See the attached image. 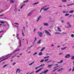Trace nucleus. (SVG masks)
Wrapping results in <instances>:
<instances>
[{"label":"nucleus","instance_id":"obj_1","mask_svg":"<svg viewBox=\"0 0 74 74\" xmlns=\"http://www.w3.org/2000/svg\"><path fill=\"white\" fill-rule=\"evenodd\" d=\"M20 49H18L14 50L12 53L8 54L5 56L1 57L0 58V62H2V61H3V60H6V59H8L10 58V57H11L12 58H14V57L19 58V57H20V56H19V53L16 54L15 55H14V54L15 53L17 52V51H20Z\"/></svg>","mask_w":74,"mask_h":74},{"label":"nucleus","instance_id":"obj_2","mask_svg":"<svg viewBox=\"0 0 74 74\" xmlns=\"http://www.w3.org/2000/svg\"><path fill=\"white\" fill-rule=\"evenodd\" d=\"M57 70H58V71H62L63 70V68L61 66H58L55 67L53 68V71H55Z\"/></svg>","mask_w":74,"mask_h":74},{"label":"nucleus","instance_id":"obj_3","mask_svg":"<svg viewBox=\"0 0 74 74\" xmlns=\"http://www.w3.org/2000/svg\"><path fill=\"white\" fill-rule=\"evenodd\" d=\"M19 35V34H17L16 35V37H17V38L18 41V42L19 44V45L18 46V47H21V39H19V38L18 37V36Z\"/></svg>","mask_w":74,"mask_h":74},{"label":"nucleus","instance_id":"obj_4","mask_svg":"<svg viewBox=\"0 0 74 74\" xmlns=\"http://www.w3.org/2000/svg\"><path fill=\"white\" fill-rule=\"evenodd\" d=\"M47 6H45L43 7V8H41L40 10V13L41 12V11L42 10H44V11H47V10H48L49 8V7H48L47 8Z\"/></svg>","mask_w":74,"mask_h":74},{"label":"nucleus","instance_id":"obj_5","mask_svg":"<svg viewBox=\"0 0 74 74\" xmlns=\"http://www.w3.org/2000/svg\"><path fill=\"white\" fill-rule=\"evenodd\" d=\"M71 26L69 22H67L66 23V25H65V27L66 28H69V27H71Z\"/></svg>","mask_w":74,"mask_h":74},{"label":"nucleus","instance_id":"obj_6","mask_svg":"<svg viewBox=\"0 0 74 74\" xmlns=\"http://www.w3.org/2000/svg\"><path fill=\"white\" fill-rule=\"evenodd\" d=\"M41 16H38L37 18L36 22H38V21H39L40 20V19H41Z\"/></svg>","mask_w":74,"mask_h":74},{"label":"nucleus","instance_id":"obj_7","mask_svg":"<svg viewBox=\"0 0 74 74\" xmlns=\"http://www.w3.org/2000/svg\"><path fill=\"white\" fill-rule=\"evenodd\" d=\"M45 32L47 34H48V35H49V36H51V34L49 33L48 31H47V30H45Z\"/></svg>","mask_w":74,"mask_h":74},{"label":"nucleus","instance_id":"obj_8","mask_svg":"<svg viewBox=\"0 0 74 74\" xmlns=\"http://www.w3.org/2000/svg\"><path fill=\"white\" fill-rule=\"evenodd\" d=\"M33 11H32L31 12H29L27 14V16H30V15H31L33 14Z\"/></svg>","mask_w":74,"mask_h":74},{"label":"nucleus","instance_id":"obj_9","mask_svg":"<svg viewBox=\"0 0 74 74\" xmlns=\"http://www.w3.org/2000/svg\"><path fill=\"white\" fill-rule=\"evenodd\" d=\"M38 34L39 36L40 37H42V33L40 32H38Z\"/></svg>","mask_w":74,"mask_h":74},{"label":"nucleus","instance_id":"obj_10","mask_svg":"<svg viewBox=\"0 0 74 74\" xmlns=\"http://www.w3.org/2000/svg\"><path fill=\"white\" fill-rule=\"evenodd\" d=\"M70 57V54H68L66 55L64 57L65 58H69Z\"/></svg>","mask_w":74,"mask_h":74},{"label":"nucleus","instance_id":"obj_11","mask_svg":"<svg viewBox=\"0 0 74 74\" xmlns=\"http://www.w3.org/2000/svg\"><path fill=\"white\" fill-rule=\"evenodd\" d=\"M14 11H20V10H18V8H17V7L15 6L14 7Z\"/></svg>","mask_w":74,"mask_h":74},{"label":"nucleus","instance_id":"obj_12","mask_svg":"<svg viewBox=\"0 0 74 74\" xmlns=\"http://www.w3.org/2000/svg\"><path fill=\"white\" fill-rule=\"evenodd\" d=\"M21 71V70H20V69H18L16 70V73H17L18 72V73H19V72L20 71Z\"/></svg>","mask_w":74,"mask_h":74},{"label":"nucleus","instance_id":"obj_13","mask_svg":"<svg viewBox=\"0 0 74 74\" xmlns=\"http://www.w3.org/2000/svg\"><path fill=\"white\" fill-rule=\"evenodd\" d=\"M45 66V64H41L39 66H38L37 67H36V68H35V69H38V68H40V67H41V66Z\"/></svg>","mask_w":74,"mask_h":74},{"label":"nucleus","instance_id":"obj_14","mask_svg":"<svg viewBox=\"0 0 74 74\" xmlns=\"http://www.w3.org/2000/svg\"><path fill=\"white\" fill-rule=\"evenodd\" d=\"M14 26H16V27H18L19 26V24L17 23H15L14 24Z\"/></svg>","mask_w":74,"mask_h":74},{"label":"nucleus","instance_id":"obj_15","mask_svg":"<svg viewBox=\"0 0 74 74\" xmlns=\"http://www.w3.org/2000/svg\"><path fill=\"white\" fill-rule=\"evenodd\" d=\"M42 69H43V68H40V69H39L37 71H36V73H38V72H39V71H40V70H41Z\"/></svg>","mask_w":74,"mask_h":74},{"label":"nucleus","instance_id":"obj_16","mask_svg":"<svg viewBox=\"0 0 74 74\" xmlns=\"http://www.w3.org/2000/svg\"><path fill=\"white\" fill-rule=\"evenodd\" d=\"M49 71V70H46L45 71L43 72V73H47V72H48V71Z\"/></svg>","mask_w":74,"mask_h":74},{"label":"nucleus","instance_id":"obj_17","mask_svg":"<svg viewBox=\"0 0 74 74\" xmlns=\"http://www.w3.org/2000/svg\"><path fill=\"white\" fill-rule=\"evenodd\" d=\"M8 1H10V3H13L14 0H8Z\"/></svg>","mask_w":74,"mask_h":74},{"label":"nucleus","instance_id":"obj_18","mask_svg":"<svg viewBox=\"0 0 74 74\" xmlns=\"http://www.w3.org/2000/svg\"><path fill=\"white\" fill-rule=\"evenodd\" d=\"M38 4V2H37L33 3L32 4L33 5H37V4Z\"/></svg>","mask_w":74,"mask_h":74},{"label":"nucleus","instance_id":"obj_19","mask_svg":"<svg viewBox=\"0 0 74 74\" xmlns=\"http://www.w3.org/2000/svg\"><path fill=\"white\" fill-rule=\"evenodd\" d=\"M53 66V64H49V65H48V67L51 68V67H52Z\"/></svg>","mask_w":74,"mask_h":74},{"label":"nucleus","instance_id":"obj_20","mask_svg":"<svg viewBox=\"0 0 74 74\" xmlns=\"http://www.w3.org/2000/svg\"><path fill=\"white\" fill-rule=\"evenodd\" d=\"M25 4H23L20 7V8L21 9H22V8H23V7L24 6H25Z\"/></svg>","mask_w":74,"mask_h":74},{"label":"nucleus","instance_id":"obj_21","mask_svg":"<svg viewBox=\"0 0 74 74\" xmlns=\"http://www.w3.org/2000/svg\"><path fill=\"white\" fill-rule=\"evenodd\" d=\"M63 62V60H61L60 61L58 62L57 63H59V64H60V63H62Z\"/></svg>","mask_w":74,"mask_h":74},{"label":"nucleus","instance_id":"obj_22","mask_svg":"<svg viewBox=\"0 0 74 74\" xmlns=\"http://www.w3.org/2000/svg\"><path fill=\"white\" fill-rule=\"evenodd\" d=\"M70 36L71 37V38H74V34H71L70 35Z\"/></svg>","mask_w":74,"mask_h":74},{"label":"nucleus","instance_id":"obj_23","mask_svg":"<svg viewBox=\"0 0 74 74\" xmlns=\"http://www.w3.org/2000/svg\"><path fill=\"white\" fill-rule=\"evenodd\" d=\"M45 47H43V48L41 49V50H40V51H43L45 49Z\"/></svg>","mask_w":74,"mask_h":74},{"label":"nucleus","instance_id":"obj_24","mask_svg":"<svg viewBox=\"0 0 74 74\" xmlns=\"http://www.w3.org/2000/svg\"><path fill=\"white\" fill-rule=\"evenodd\" d=\"M41 40H39L37 42L38 44H41Z\"/></svg>","mask_w":74,"mask_h":74},{"label":"nucleus","instance_id":"obj_25","mask_svg":"<svg viewBox=\"0 0 74 74\" xmlns=\"http://www.w3.org/2000/svg\"><path fill=\"white\" fill-rule=\"evenodd\" d=\"M44 25L45 26H48V24L47 23H44Z\"/></svg>","mask_w":74,"mask_h":74},{"label":"nucleus","instance_id":"obj_26","mask_svg":"<svg viewBox=\"0 0 74 74\" xmlns=\"http://www.w3.org/2000/svg\"><path fill=\"white\" fill-rule=\"evenodd\" d=\"M71 59L72 60H74V56H71Z\"/></svg>","mask_w":74,"mask_h":74},{"label":"nucleus","instance_id":"obj_27","mask_svg":"<svg viewBox=\"0 0 74 74\" xmlns=\"http://www.w3.org/2000/svg\"><path fill=\"white\" fill-rule=\"evenodd\" d=\"M48 60H49V59L48 58H47V59H46L45 60L44 62H47V61H48Z\"/></svg>","mask_w":74,"mask_h":74},{"label":"nucleus","instance_id":"obj_28","mask_svg":"<svg viewBox=\"0 0 74 74\" xmlns=\"http://www.w3.org/2000/svg\"><path fill=\"white\" fill-rule=\"evenodd\" d=\"M42 52H40V53L39 54H38V55L39 56H40L41 55H42Z\"/></svg>","mask_w":74,"mask_h":74},{"label":"nucleus","instance_id":"obj_29","mask_svg":"<svg viewBox=\"0 0 74 74\" xmlns=\"http://www.w3.org/2000/svg\"><path fill=\"white\" fill-rule=\"evenodd\" d=\"M34 63V62H32L30 63L29 64V66H31V65H32V64H33V63Z\"/></svg>","mask_w":74,"mask_h":74},{"label":"nucleus","instance_id":"obj_30","mask_svg":"<svg viewBox=\"0 0 74 74\" xmlns=\"http://www.w3.org/2000/svg\"><path fill=\"white\" fill-rule=\"evenodd\" d=\"M58 31H59V32H61V30L59 27L58 28Z\"/></svg>","mask_w":74,"mask_h":74},{"label":"nucleus","instance_id":"obj_31","mask_svg":"<svg viewBox=\"0 0 74 74\" xmlns=\"http://www.w3.org/2000/svg\"><path fill=\"white\" fill-rule=\"evenodd\" d=\"M62 12L63 13H67L68 12H66V11H62Z\"/></svg>","mask_w":74,"mask_h":74},{"label":"nucleus","instance_id":"obj_32","mask_svg":"<svg viewBox=\"0 0 74 74\" xmlns=\"http://www.w3.org/2000/svg\"><path fill=\"white\" fill-rule=\"evenodd\" d=\"M66 48V47H65L63 48H61V50H64V49H65Z\"/></svg>","mask_w":74,"mask_h":74},{"label":"nucleus","instance_id":"obj_33","mask_svg":"<svg viewBox=\"0 0 74 74\" xmlns=\"http://www.w3.org/2000/svg\"><path fill=\"white\" fill-rule=\"evenodd\" d=\"M22 35L23 36H25V34H24V33H23V31H22Z\"/></svg>","mask_w":74,"mask_h":74},{"label":"nucleus","instance_id":"obj_34","mask_svg":"<svg viewBox=\"0 0 74 74\" xmlns=\"http://www.w3.org/2000/svg\"><path fill=\"white\" fill-rule=\"evenodd\" d=\"M36 41H37V38H36V37H35V40H34V42H36Z\"/></svg>","mask_w":74,"mask_h":74},{"label":"nucleus","instance_id":"obj_35","mask_svg":"<svg viewBox=\"0 0 74 74\" xmlns=\"http://www.w3.org/2000/svg\"><path fill=\"white\" fill-rule=\"evenodd\" d=\"M5 22V21H1V23H4Z\"/></svg>","mask_w":74,"mask_h":74},{"label":"nucleus","instance_id":"obj_36","mask_svg":"<svg viewBox=\"0 0 74 74\" xmlns=\"http://www.w3.org/2000/svg\"><path fill=\"white\" fill-rule=\"evenodd\" d=\"M73 12L74 11H73V10H71L69 12V13H73Z\"/></svg>","mask_w":74,"mask_h":74},{"label":"nucleus","instance_id":"obj_37","mask_svg":"<svg viewBox=\"0 0 74 74\" xmlns=\"http://www.w3.org/2000/svg\"><path fill=\"white\" fill-rule=\"evenodd\" d=\"M29 0H27L24 2V3H27V2H28Z\"/></svg>","mask_w":74,"mask_h":74},{"label":"nucleus","instance_id":"obj_38","mask_svg":"<svg viewBox=\"0 0 74 74\" xmlns=\"http://www.w3.org/2000/svg\"><path fill=\"white\" fill-rule=\"evenodd\" d=\"M12 64V65H15L16 64V62H13Z\"/></svg>","mask_w":74,"mask_h":74},{"label":"nucleus","instance_id":"obj_39","mask_svg":"<svg viewBox=\"0 0 74 74\" xmlns=\"http://www.w3.org/2000/svg\"><path fill=\"white\" fill-rule=\"evenodd\" d=\"M49 57V56H47V57H45L44 58V59H46V58H48Z\"/></svg>","mask_w":74,"mask_h":74},{"label":"nucleus","instance_id":"obj_40","mask_svg":"<svg viewBox=\"0 0 74 74\" xmlns=\"http://www.w3.org/2000/svg\"><path fill=\"white\" fill-rule=\"evenodd\" d=\"M62 2H66V0H62Z\"/></svg>","mask_w":74,"mask_h":74},{"label":"nucleus","instance_id":"obj_41","mask_svg":"<svg viewBox=\"0 0 74 74\" xmlns=\"http://www.w3.org/2000/svg\"><path fill=\"white\" fill-rule=\"evenodd\" d=\"M37 53L36 52V53H34L33 54V55H37Z\"/></svg>","mask_w":74,"mask_h":74},{"label":"nucleus","instance_id":"obj_42","mask_svg":"<svg viewBox=\"0 0 74 74\" xmlns=\"http://www.w3.org/2000/svg\"><path fill=\"white\" fill-rule=\"evenodd\" d=\"M44 59L40 61V62H44Z\"/></svg>","mask_w":74,"mask_h":74},{"label":"nucleus","instance_id":"obj_43","mask_svg":"<svg viewBox=\"0 0 74 74\" xmlns=\"http://www.w3.org/2000/svg\"><path fill=\"white\" fill-rule=\"evenodd\" d=\"M74 71V67L73 66V68L72 69V71L73 72Z\"/></svg>","mask_w":74,"mask_h":74},{"label":"nucleus","instance_id":"obj_44","mask_svg":"<svg viewBox=\"0 0 74 74\" xmlns=\"http://www.w3.org/2000/svg\"><path fill=\"white\" fill-rule=\"evenodd\" d=\"M65 16H68V15H69V14H65Z\"/></svg>","mask_w":74,"mask_h":74},{"label":"nucleus","instance_id":"obj_45","mask_svg":"<svg viewBox=\"0 0 74 74\" xmlns=\"http://www.w3.org/2000/svg\"><path fill=\"white\" fill-rule=\"evenodd\" d=\"M71 70V68H70V69H69V71H70Z\"/></svg>","mask_w":74,"mask_h":74},{"label":"nucleus","instance_id":"obj_46","mask_svg":"<svg viewBox=\"0 0 74 74\" xmlns=\"http://www.w3.org/2000/svg\"><path fill=\"white\" fill-rule=\"evenodd\" d=\"M6 66H7V65H5L3 66V68L5 67H6Z\"/></svg>","mask_w":74,"mask_h":74},{"label":"nucleus","instance_id":"obj_47","mask_svg":"<svg viewBox=\"0 0 74 74\" xmlns=\"http://www.w3.org/2000/svg\"><path fill=\"white\" fill-rule=\"evenodd\" d=\"M51 47H53L54 45H50Z\"/></svg>","mask_w":74,"mask_h":74},{"label":"nucleus","instance_id":"obj_48","mask_svg":"<svg viewBox=\"0 0 74 74\" xmlns=\"http://www.w3.org/2000/svg\"><path fill=\"white\" fill-rule=\"evenodd\" d=\"M34 32H36V28H35V29H34Z\"/></svg>","mask_w":74,"mask_h":74},{"label":"nucleus","instance_id":"obj_49","mask_svg":"<svg viewBox=\"0 0 74 74\" xmlns=\"http://www.w3.org/2000/svg\"><path fill=\"white\" fill-rule=\"evenodd\" d=\"M19 55H22V53H21L19 54Z\"/></svg>","mask_w":74,"mask_h":74},{"label":"nucleus","instance_id":"obj_50","mask_svg":"<svg viewBox=\"0 0 74 74\" xmlns=\"http://www.w3.org/2000/svg\"><path fill=\"white\" fill-rule=\"evenodd\" d=\"M62 23H64V21L62 20Z\"/></svg>","mask_w":74,"mask_h":74},{"label":"nucleus","instance_id":"obj_51","mask_svg":"<svg viewBox=\"0 0 74 74\" xmlns=\"http://www.w3.org/2000/svg\"><path fill=\"white\" fill-rule=\"evenodd\" d=\"M27 44H29V43H28V41L27 40Z\"/></svg>","mask_w":74,"mask_h":74},{"label":"nucleus","instance_id":"obj_52","mask_svg":"<svg viewBox=\"0 0 74 74\" xmlns=\"http://www.w3.org/2000/svg\"><path fill=\"white\" fill-rule=\"evenodd\" d=\"M62 53H60L59 54V55H62Z\"/></svg>","mask_w":74,"mask_h":74},{"label":"nucleus","instance_id":"obj_53","mask_svg":"<svg viewBox=\"0 0 74 74\" xmlns=\"http://www.w3.org/2000/svg\"><path fill=\"white\" fill-rule=\"evenodd\" d=\"M3 32V31H0V33H2V32Z\"/></svg>","mask_w":74,"mask_h":74},{"label":"nucleus","instance_id":"obj_54","mask_svg":"<svg viewBox=\"0 0 74 74\" xmlns=\"http://www.w3.org/2000/svg\"><path fill=\"white\" fill-rule=\"evenodd\" d=\"M2 25L1 24H0V27H1V26Z\"/></svg>","mask_w":74,"mask_h":74},{"label":"nucleus","instance_id":"obj_55","mask_svg":"<svg viewBox=\"0 0 74 74\" xmlns=\"http://www.w3.org/2000/svg\"><path fill=\"white\" fill-rule=\"evenodd\" d=\"M72 16V15H70V16H69V17H71V16Z\"/></svg>","mask_w":74,"mask_h":74},{"label":"nucleus","instance_id":"obj_56","mask_svg":"<svg viewBox=\"0 0 74 74\" xmlns=\"http://www.w3.org/2000/svg\"><path fill=\"white\" fill-rule=\"evenodd\" d=\"M58 65V64H55L56 66H57Z\"/></svg>","mask_w":74,"mask_h":74},{"label":"nucleus","instance_id":"obj_57","mask_svg":"<svg viewBox=\"0 0 74 74\" xmlns=\"http://www.w3.org/2000/svg\"><path fill=\"white\" fill-rule=\"evenodd\" d=\"M73 64H74V61H73Z\"/></svg>","mask_w":74,"mask_h":74},{"label":"nucleus","instance_id":"obj_58","mask_svg":"<svg viewBox=\"0 0 74 74\" xmlns=\"http://www.w3.org/2000/svg\"><path fill=\"white\" fill-rule=\"evenodd\" d=\"M59 47H60V46H58V48H59Z\"/></svg>","mask_w":74,"mask_h":74},{"label":"nucleus","instance_id":"obj_59","mask_svg":"<svg viewBox=\"0 0 74 74\" xmlns=\"http://www.w3.org/2000/svg\"><path fill=\"white\" fill-rule=\"evenodd\" d=\"M56 34H60V33H56Z\"/></svg>","mask_w":74,"mask_h":74},{"label":"nucleus","instance_id":"obj_60","mask_svg":"<svg viewBox=\"0 0 74 74\" xmlns=\"http://www.w3.org/2000/svg\"><path fill=\"white\" fill-rule=\"evenodd\" d=\"M2 35H1V36H0V38H1V37H2Z\"/></svg>","mask_w":74,"mask_h":74},{"label":"nucleus","instance_id":"obj_61","mask_svg":"<svg viewBox=\"0 0 74 74\" xmlns=\"http://www.w3.org/2000/svg\"><path fill=\"white\" fill-rule=\"evenodd\" d=\"M31 52L29 51V52L28 53H30Z\"/></svg>","mask_w":74,"mask_h":74},{"label":"nucleus","instance_id":"obj_62","mask_svg":"<svg viewBox=\"0 0 74 74\" xmlns=\"http://www.w3.org/2000/svg\"><path fill=\"white\" fill-rule=\"evenodd\" d=\"M49 32H51V30H49Z\"/></svg>","mask_w":74,"mask_h":74},{"label":"nucleus","instance_id":"obj_63","mask_svg":"<svg viewBox=\"0 0 74 74\" xmlns=\"http://www.w3.org/2000/svg\"><path fill=\"white\" fill-rule=\"evenodd\" d=\"M73 67H74V64H73Z\"/></svg>","mask_w":74,"mask_h":74},{"label":"nucleus","instance_id":"obj_64","mask_svg":"<svg viewBox=\"0 0 74 74\" xmlns=\"http://www.w3.org/2000/svg\"><path fill=\"white\" fill-rule=\"evenodd\" d=\"M73 67H74V64H73Z\"/></svg>","mask_w":74,"mask_h":74}]
</instances>
